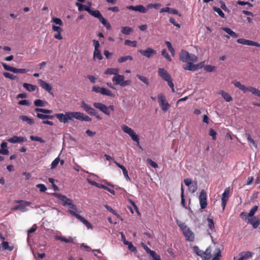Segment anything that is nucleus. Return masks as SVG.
I'll return each instance as SVG.
<instances>
[{
    "label": "nucleus",
    "instance_id": "473e14b6",
    "mask_svg": "<svg viewBox=\"0 0 260 260\" xmlns=\"http://www.w3.org/2000/svg\"><path fill=\"white\" fill-rule=\"evenodd\" d=\"M102 94L105 95H108L111 97H114V94L111 90L104 87H102L101 93Z\"/></svg>",
    "mask_w": 260,
    "mask_h": 260
},
{
    "label": "nucleus",
    "instance_id": "a18cd8bd",
    "mask_svg": "<svg viewBox=\"0 0 260 260\" xmlns=\"http://www.w3.org/2000/svg\"><path fill=\"white\" fill-rule=\"evenodd\" d=\"M35 111L37 112H41L45 114H50L52 113V111L50 110H47L45 109H42V108H37L35 109Z\"/></svg>",
    "mask_w": 260,
    "mask_h": 260
},
{
    "label": "nucleus",
    "instance_id": "f8f14e48",
    "mask_svg": "<svg viewBox=\"0 0 260 260\" xmlns=\"http://www.w3.org/2000/svg\"><path fill=\"white\" fill-rule=\"evenodd\" d=\"M200 205L202 209H205L207 206V193L204 190H202L199 197Z\"/></svg>",
    "mask_w": 260,
    "mask_h": 260
},
{
    "label": "nucleus",
    "instance_id": "20e7f679",
    "mask_svg": "<svg viewBox=\"0 0 260 260\" xmlns=\"http://www.w3.org/2000/svg\"><path fill=\"white\" fill-rule=\"evenodd\" d=\"M178 226L180 228L186 240L192 242L194 239V233L189 229L185 223L177 222Z\"/></svg>",
    "mask_w": 260,
    "mask_h": 260
},
{
    "label": "nucleus",
    "instance_id": "f257e3e1",
    "mask_svg": "<svg viewBox=\"0 0 260 260\" xmlns=\"http://www.w3.org/2000/svg\"><path fill=\"white\" fill-rule=\"evenodd\" d=\"M55 116L60 122L66 123L70 120L76 119L80 121L90 122L91 118L88 116L80 112H67L64 114L58 113L55 115H47V118L52 119Z\"/></svg>",
    "mask_w": 260,
    "mask_h": 260
},
{
    "label": "nucleus",
    "instance_id": "393cba45",
    "mask_svg": "<svg viewBox=\"0 0 260 260\" xmlns=\"http://www.w3.org/2000/svg\"><path fill=\"white\" fill-rule=\"evenodd\" d=\"M233 84L235 85V87L239 88L244 93H246L248 92V87L242 84L240 82L235 81L233 82Z\"/></svg>",
    "mask_w": 260,
    "mask_h": 260
},
{
    "label": "nucleus",
    "instance_id": "9d476101",
    "mask_svg": "<svg viewBox=\"0 0 260 260\" xmlns=\"http://www.w3.org/2000/svg\"><path fill=\"white\" fill-rule=\"evenodd\" d=\"M93 106L96 109L100 110L105 114L110 116L111 114L110 111L109 110V108L106 105L100 103L95 102L93 104Z\"/></svg>",
    "mask_w": 260,
    "mask_h": 260
},
{
    "label": "nucleus",
    "instance_id": "69168bd1",
    "mask_svg": "<svg viewBox=\"0 0 260 260\" xmlns=\"http://www.w3.org/2000/svg\"><path fill=\"white\" fill-rule=\"evenodd\" d=\"M147 161L149 163V164L153 168H157L158 167V165L157 164L154 162V161H153L150 158H147Z\"/></svg>",
    "mask_w": 260,
    "mask_h": 260
},
{
    "label": "nucleus",
    "instance_id": "c9c22d12",
    "mask_svg": "<svg viewBox=\"0 0 260 260\" xmlns=\"http://www.w3.org/2000/svg\"><path fill=\"white\" fill-rule=\"evenodd\" d=\"M100 22L105 26L107 29H109L111 27V25L107 21V20L104 18L103 16L99 18Z\"/></svg>",
    "mask_w": 260,
    "mask_h": 260
},
{
    "label": "nucleus",
    "instance_id": "ddd939ff",
    "mask_svg": "<svg viewBox=\"0 0 260 260\" xmlns=\"http://www.w3.org/2000/svg\"><path fill=\"white\" fill-rule=\"evenodd\" d=\"M93 45L94 46V51L93 53V57L94 58H97L99 60H101L103 58L102 55L101 54V51L99 49L100 47V43L97 40H93Z\"/></svg>",
    "mask_w": 260,
    "mask_h": 260
},
{
    "label": "nucleus",
    "instance_id": "c85d7f7f",
    "mask_svg": "<svg viewBox=\"0 0 260 260\" xmlns=\"http://www.w3.org/2000/svg\"><path fill=\"white\" fill-rule=\"evenodd\" d=\"M119 72V69L117 68H108L105 72V74L107 75H114L116 76Z\"/></svg>",
    "mask_w": 260,
    "mask_h": 260
},
{
    "label": "nucleus",
    "instance_id": "a211bd4d",
    "mask_svg": "<svg viewBox=\"0 0 260 260\" xmlns=\"http://www.w3.org/2000/svg\"><path fill=\"white\" fill-rule=\"evenodd\" d=\"M38 82L40 84V86L43 89L48 92L50 94H53V93L52 92V88L49 83H47L46 82L44 81L42 79H39Z\"/></svg>",
    "mask_w": 260,
    "mask_h": 260
},
{
    "label": "nucleus",
    "instance_id": "2eb2a0df",
    "mask_svg": "<svg viewBox=\"0 0 260 260\" xmlns=\"http://www.w3.org/2000/svg\"><path fill=\"white\" fill-rule=\"evenodd\" d=\"M139 52L141 55L150 58L156 54V51L151 48H147L146 50H140Z\"/></svg>",
    "mask_w": 260,
    "mask_h": 260
},
{
    "label": "nucleus",
    "instance_id": "aec40b11",
    "mask_svg": "<svg viewBox=\"0 0 260 260\" xmlns=\"http://www.w3.org/2000/svg\"><path fill=\"white\" fill-rule=\"evenodd\" d=\"M126 9L129 10L138 11L142 13H146L147 9L143 5H137L136 6H128L126 7Z\"/></svg>",
    "mask_w": 260,
    "mask_h": 260
},
{
    "label": "nucleus",
    "instance_id": "c03bdc74",
    "mask_svg": "<svg viewBox=\"0 0 260 260\" xmlns=\"http://www.w3.org/2000/svg\"><path fill=\"white\" fill-rule=\"evenodd\" d=\"M137 77L146 85H149V80L145 76H141L140 75H137Z\"/></svg>",
    "mask_w": 260,
    "mask_h": 260
},
{
    "label": "nucleus",
    "instance_id": "3c124183",
    "mask_svg": "<svg viewBox=\"0 0 260 260\" xmlns=\"http://www.w3.org/2000/svg\"><path fill=\"white\" fill-rule=\"evenodd\" d=\"M245 259L251 257L252 253L250 251H243L240 253Z\"/></svg>",
    "mask_w": 260,
    "mask_h": 260
},
{
    "label": "nucleus",
    "instance_id": "6e6d98bb",
    "mask_svg": "<svg viewBox=\"0 0 260 260\" xmlns=\"http://www.w3.org/2000/svg\"><path fill=\"white\" fill-rule=\"evenodd\" d=\"M30 139L32 141H37L41 143H44V141L39 137L31 136H30Z\"/></svg>",
    "mask_w": 260,
    "mask_h": 260
},
{
    "label": "nucleus",
    "instance_id": "9b49d317",
    "mask_svg": "<svg viewBox=\"0 0 260 260\" xmlns=\"http://www.w3.org/2000/svg\"><path fill=\"white\" fill-rule=\"evenodd\" d=\"M68 212L71 214L72 215H74L75 217H76L78 219H79L81 222H82L83 224H84L87 229H92V226L91 225V224L84 217H82L80 215L77 213L75 211L69 209L68 210Z\"/></svg>",
    "mask_w": 260,
    "mask_h": 260
},
{
    "label": "nucleus",
    "instance_id": "774afa93",
    "mask_svg": "<svg viewBox=\"0 0 260 260\" xmlns=\"http://www.w3.org/2000/svg\"><path fill=\"white\" fill-rule=\"evenodd\" d=\"M37 225L36 224H34L32 225V226L30 229H28L27 231L28 235L29 236V234L34 233V232H35L36 231V230H37Z\"/></svg>",
    "mask_w": 260,
    "mask_h": 260
},
{
    "label": "nucleus",
    "instance_id": "09e8293b",
    "mask_svg": "<svg viewBox=\"0 0 260 260\" xmlns=\"http://www.w3.org/2000/svg\"><path fill=\"white\" fill-rule=\"evenodd\" d=\"M3 75L5 78L10 79L11 80H15L16 79V76L8 72H5Z\"/></svg>",
    "mask_w": 260,
    "mask_h": 260
},
{
    "label": "nucleus",
    "instance_id": "a878e982",
    "mask_svg": "<svg viewBox=\"0 0 260 260\" xmlns=\"http://www.w3.org/2000/svg\"><path fill=\"white\" fill-rule=\"evenodd\" d=\"M162 12H168L170 14L178 15L179 14L178 11L175 9L170 8L169 7L163 8L160 9V13Z\"/></svg>",
    "mask_w": 260,
    "mask_h": 260
},
{
    "label": "nucleus",
    "instance_id": "0e129e2a",
    "mask_svg": "<svg viewBox=\"0 0 260 260\" xmlns=\"http://www.w3.org/2000/svg\"><path fill=\"white\" fill-rule=\"evenodd\" d=\"M59 157L56 158L51 163V167L52 169L55 168L57 165L58 164L59 162Z\"/></svg>",
    "mask_w": 260,
    "mask_h": 260
},
{
    "label": "nucleus",
    "instance_id": "412c9836",
    "mask_svg": "<svg viewBox=\"0 0 260 260\" xmlns=\"http://www.w3.org/2000/svg\"><path fill=\"white\" fill-rule=\"evenodd\" d=\"M26 141V139L25 138L23 137H18L16 136H14L12 138L8 139V141L12 143H20L22 142H24Z\"/></svg>",
    "mask_w": 260,
    "mask_h": 260
},
{
    "label": "nucleus",
    "instance_id": "2f4dec72",
    "mask_svg": "<svg viewBox=\"0 0 260 260\" xmlns=\"http://www.w3.org/2000/svg\"><path fill=\"white\" fill-rule=\"evenodd\" d=\"M246 136L247 138V140L249 143L250 146H251L252 145L255 148H257V144L255 143V142L254 141V140L251 138V136L250 134H246Z\"/></svg>",
    "mask_w": 260,
    "mask_h": 260
},
{
    "label": "nucleus",
    "instance_id": "e433bc0d",
    "mask_svg": "<svg viewBox=\"0 0 260 260\" xmlns=\"http://www.w3.org/2000/svg\"><path fill=\"white\" fill-rule=\"evenodd\" d=\"M221 256V251L219 248H217L215 250L212 260H219V257Z\"/></svg>",
    "mask_w": 260,
    "mask_h": 260
},
{
    "label": "nucleus",
    "instance_id": "58836bf2",
    "mask_svg": "<svg viewBox=\"0 0 260 260\" xmlns=\"http://www.w3.org/2000/svg\"><path fill=\"white\" fill-rule=\"evenodd\" d=\"M2 248L4 250H9L12 251L13 249V247L9 246V243L7 241H3L2 243Z\"/></svg>",
    "mask_w": 260,
    "mask_h": 260
},
{
    "label": "nucleus",
    "instance_id": "ea45409f",
    "mask_svg": "<svg viewBox=\"0 0 260 260\" xmlns=\"http://www.w3.org/2000/svg\"><path fill=\"white\" fill-rule=\"evenodd\" d=\"M221 95L226 102H229L232 100L231 96L227 92L222 91Z\"/></svg>",
    "mask_w": 260,
    "mask_h": 260
},
{
    "label": "nucleus",
    "instance_id": "052dcab7",
    "mask_svg": "<svg viewBox=\"0 0 260 260\" xmlns=\"http://www.w3.org/2000/svg\"><path fill=\"white\" fill-rule=\"evenodd\" d=\"M125 245L128 246V248L130 251L132 252L136 251V248L133 245L131 242H128Z\"/></svg>",
    "mask_w": 260,
    "mask_h": 260
},
{
    "label": "nucleus",
    "instance_id": "de8ad7c7",
    "mask_svg": "<svg viewBox=\"0 0 260 260\" xmlns=\"http://www.w3.org/2000/svg\"><path fill=\"white\" fill-rule=\"evenodd\" d=\"M29 71L28 70L25 69H14V71H13L14 73H21V74H24L26 73Z\"/></svg>",
    "mask_w": 260,
    "mask_h": 260
},
{
    "label": "nucleus",
    "instance_id": "dca6fc26",
    "mask_svg": "<svg viewBox=\"0 0 260 260\" xmlns=\"http://www.w3.org/2000/svg\"><path fill=\"white\" fill-rule=\"evenodd\" d=\"M52 195L56 197L62 202V205L63 206H67L69 204L71 199L68 198L66 196L61 194L59 193H53Z\"/></svg>",
    "mask_w": 260,
    "mask_h": 260
},
{
    "label": "nucleus",
    "instance_id": "7c9ffc66",
    "mask_svg": "<svg viewBox=\"0 0 260 260\" xmlns=\"http://www.w3.org/2000/svg\"><path fill=\"white\" fill-rule=\"evenodd\" d=\"M133 59V58L131 55L124 56H121V57H119L118 59V62L119 63H121L126 62L128 60L131 61Z\"/></svg>",
    "mask_w": 260,
    "mask_h": 260
},
{
    "label": "nucleus",
    "instance_id": "5701e85b",
    "mask_svg": "<svg viewBox=\"0 0 260 260\" xmlns=\"http://www.w3.org/2000/svg\"><path fill=\"white\" fill-rule=\"evenodd\" d=\"M85 11L88 12L92 16L99 19L102 16L99 10H91L90 8H86Z\"/></svg>",
    "mask_w": 260,
    "mask_h": 260
},
{
    "label": "nucleus",
    "instance_id": "bf43d9fd",
    "mask_svg": "<svg viewBox=\"0 0 260 260\" xmlns=\"http://www.w3.org/2000/svg\"><path fill=\"white\" fill-rule=\"evenodd\" d=\"M143 248L145 250L147 253H149L150 256L152 255H154V253L155 252L154 251L151 250L148 247H147L146 245H143Z\"/></svg>",
    "mask_w": 260,
    "mask_h": 260
},
{
    "label": "nucleus",
    "instance_id": "6e6552de",
    "mask_svg": "<svg viewBox=\"0 0 260 260\" xmlns=\"http://www.w3.org/2000/svg\"><path fill=\"white\" fill-rule=\"evenodd\" d=\"M158 103L161 110L166 112L170 107V105L167 101L166 96L162 93L158 94L157 96Z\"/></svg>",
    "mask_w": 260,
    "mask_h": 260
},
{
    "label": "nucleus",
    "instance_id": "680f3d73",
    "mask_svg": "<svg viewBox=\"0 0 260 260\" xmlns=\"http://www.w3.org/2000/svg\"><path fill=\"white\" fill-rule=\"evenodd\" d=\"M193 249L196 254L202 257L203 251L201 250L197 246H194Z\"/></svg>",
    "mask_w": 260,
    "mask_h": 260
},
{
    "label": "nucleus",
    "instance_id": "13d9d810",
    "mask_svg": "<svg viewBox=\"0 0 260 260\" xmlns=\"http://www.w3.org/2000/svg\"><path fill=\"white\" fill-rule=\"evenodd\" d=\"M208 224L209 228L211 230H213L214 229V224L212 219L207 218Z\"/></svg>",
    "mask_w": 260,
    "mask_h": 260
},
{
    "label": "nucleus",
    "instance_id": "c756f323",
    "mask_svg": "<svg viewBox=\"0 0 260 260\" xmlns=\"http://www.w3.org/2000/svg\"><path fill=\"white\" fill-rule=\"evenodd\" d=\"M20 118L23 121L26 122L29 125H32L34 123V120L32 118H29L25 115H21L20 116Z\"/></svg>",
    "mask_w": 260,
    "mask_h": 260
},
{
    "label": "nucleus",
    "instance_id": "5fc2aeb1",
    "mask_svg": "<svg viewBox=\"0 0 260 260\" xmlns=\"http://www.w3.org/2000/svg\"><path fill=\"white\" fill-rule=\"evenodd\" d=\"M121 169L122 170V172L125 178L126 179V180L129 181L130 178L128 176V171H127L126 168L123 166V167H121Z\"/></svg>",
    "mask_w": 260,
    "mask_h": 260
},
{
    "label": "nucleus",
    "instance_id": "1a4fd4ad",
    "mask_svg": "<svg viewBox=\"0 0 260 260\" xmlns=\"http://www.w3.org/2000/svg\"><path fill=\"white\" fill-rule=\"evenodd\" d=\"M184 182L188 186L190 192L194 193L197 190L198 185L196 181L192 182L191 179L188 178L184 180Z\"/></svg>",
    "mask_w": 260,
    "mask_h": 260
},
{
    "label": "nucleus",
    "instance_id": "e2e57ef3",
    "mask_svg": "<svg viewBox=\"0 0 260 260\" xmlns=\"http://www.w3.org/2000/svg\"><path fill=\"white\" fill-rule=\"evenodd\" d=\"M133 31V29L132 27L125 26L122 27L121 32H131Z\"/></svg>",
    "mask_w": 260,
    "mask_h": 260
},
{
    "label": "nucleus",
    "instance_id": "4be33fe9",
    "mask_svg": "<svg viewBox=\"0 0 260 260\" xmlns=\"http://www.w3.org/2000/svg\"><path fill=\"white\" fill-rule=\"evenodd\" d=\"M248 222L252 225L254 229H256L260 224V219L258 217L254 216L249 219Z\"/></svg>",
    "mask_w": 260,
    "mask_h": 260
},
{
    "label": "nucleus",
    "instance_id": "b1692460",
    "mask_svg": "<svg viewBox=\"0 0 260 260\" xmlns=\"http://www.w3.org/2000/svg\"><path fill=\"white\" fill-rule=\"evenodd\" d=\"M194 62L193 61H189L188 62H186V64L184 65L183 68L184 70L190 71H197V68H195V66L193 64Z\"/></svg>",
    "mask_w": 260,
    "mask_h": 260
},
{
    "label": "nucleus",
    "instance_id": "37998d69",
    "mask_svg": "<svg viewBox=\"0 0 260 260\" xmlns=\"http://www.w3.org/2000/svg\"><path fill=\"white\" fill-rule=\"evenodd\" d=\"M124 44L125 45L135 47L137 46V42L135 41H132L128 40H126L125 41Z\"/></svg>",
    "mask_w": 260,
    "mask_h": 260
},
{
    "label": "nucleus",
    "instance_id": "79ce46f5",
    "mask_svg": "<svg viewBox=\"0 0 260 260\" xmlns=\"http://www.w3.org/2000/svg\"><path fill=\"white\" fill-rule=\"evenodd\" d=\"M258 206L255 205L250 210L248 214V216L250 217H253V216L255 213L256 211L257 210Z\"/></svg>",
    "mask_w": 260,
    "mask_h": 260
},
{
    "label": "nucleus",
    "instance_id": "cd10ccee",
    "mask_svg": "<svg viewBox=\"0 0 260 260\" xmlns=\"http://www.w3.org/2000/svg\"><path fill=\"white\" fill-rule=\"evenodd\" d=\"M23 86L29 92H32L35 91L37 88V86L36 85H34L31 84L24 83L23 84Z\"/></svg>",
    "mask_w": 260,
    "mask_h": 260
},
{
    "label": "nucleus",
    "instance_id": "f03ea898",
    "mask_svg": "<svg viewBox=\"0 0 260 260\" xmlns=\"http://www.w3.org/2000/svg\"><path fill=\"white\" fill-rule=\"evenodd\" d=\"M158 75L165 81H167L168 86L171 88L172 91L175 92L173 80L168 71L164 69L159 68L158 70Z\"/></svg>",
    "mask_w": 260,
    "mask_h": 260
},
{
    "label": "nucleus",
    "instance_id": "72a5a7b5",
    "mask_svg": "<svg viewBox=\"0 0 260 260\" xmlns=\"http://www.w3.org/2000/svg\"><path fill=\"white\" fill-rule=\"evenodd\" d=\"M55 239L60 240L61 241H63L65 243H68L70 242H73V239L71 238H67L62 236H55Z\"/></svg>",
    "mask_w": 260,
    "mask_h": 260
},
{
    "label": "nucleus",
    "instance_id": "f3484780",
    "mask_svg": "<svg viewBox=\"0 0 260 260\" xmlns=\"http://www.w3.org/2000/svg\"><path fill=\"white\" fill-rule=\"evenodd\" d=\"M237 42L239 44H241L245 45H248V46H254L256 47H260V44L251 41L249 40H246L244 39L240 38L237 40Z\"/></svg>",
    "mask_w": 260,
    "mask_h": 260
},
{
    "label": "nucleus",
    "instance_id": "4d7b16f0",
    "mask_svg": "<svg viewBox=\"0 0 260 260\" xmlns=\"http://www.w3.org/2000/svg\"><path fill=\"white\" fill-rule=\"evenodd\" d=\"M161 55L165 57L168 60L171 61V58L170 57L169 55L167 53L166 50L164 49L161 51Z\"/></svg>",
    "mask_w": 260,
    "mask_h": 260
},
{
    "label": "nucleus",
    "instance_id": "4468645a",
    "mask_svg": "<svg viewBox=\"0 0 260 260\" xmlns=\"http://www.w3.org/2000/svg\"><path fill=\"white\" fill-rule=\"evenodd\" d=\"M229 194H230V188H226L225 189L224 192L222 194L221 206L222 207L223 210H224L226 203L229 200Z\"/></svg>",
    "mask_w": 260,
    "mask_h": 260
},
{
    "label": "nucleus",
    "instance_id": "864d4df0",
    "mask_svg": "<svg viewBox=\"0 0 260 260\" xmlns=\"http://www.w3.org/2000/svg\"><path fill=\"white\" fill-rule=\"evenodd\" d=\"M36 187L40 189V191L42 192H45L47 190V188L45 185L43 184H38L36 185Z\"/></svg>",
    "mask_w": 260,
    "mask_h": 260
},
{
    "label": "nucleus",
    "instance_id": "bb28decb",
    "mask_svg": "<svg viewBox=\"0 0 260 260\" xmlns=\"http://www.w3.org/2000/svg\"><path fill=\"white\" fill-rule=\"evenodd\" d=\"M211 249L210 247H208L205 250V251L203 252V255L202 256V258L204 259H209L211 257Z\"/></svg>",
    "mask_w": 260,
    "mask_h": 260
},
{
    "label": "nucleus",
    "instance_id": "49530a36",
    "mask_svg": "<svg viewBox=\"0 0 260 260\" xmlns=\"http://www.w3.org/2000/svg\"><path fill=\"white\" fill-rule=\"evenodd\" d=\"M213 9L214 11H215L216 13H217L218 14L220 17H221L222 18L225 17L224 14L223 13V12L222 11V10L220 8H217L216 7H213Z\"/></svg>",
    "mask_w": 260,
    "mask_h": 260
},
{
    "label": "nucleus",
    "instance_id": "603ef678",
    "mask_svg": "<svg viewBox=\"0 0 260 260\" xmlns=\"http://www.w3.org/2000/svg\"><path fill=\"white\" fill-rule=\"evenodd\" d=\"M204 69L209 72H212L215 70L216 67L211 65H206L204 67Z\"/></svg>",
    "mask_w": 260,
    "mask_h": 260
},
{
    "label": "nucleus",
    "instance_id": "4c0bfd02",
    "mask_svg": "<svg viewBox=\"0 0 260 260\" xmlns=\"http://www.w3.org/2000/svg\"><path fill=\"white\" fill-rule=\"evenodd\" d=\"M46 104V102L41 100H36L34 102V105L37 107H44Z\"/></svg>",
    "mask_w": 260,
    "mask_h": 260
},
{
    "label": "nucleus",
    "instance_id": "7ed1b4c3",
    "mask_svg": "<svg viewBox=\"0 0 260 260\" xmlns=\"http://www.w3.org/2000/svg\"><path fill=\"white\" fill-rule=\"evenodd\" d=\"M80 107L85 112L90 116H94L95 118L98 120H101L102 119V117L100 116L98 112L91 106L86 104L84 101H81Z\"/></svg>",
    "mask_w": 260,
    "mask_h": 260
},
{
    "label": "nucleus",
    "instance_id": "6ab92c4d",
    "mask_svg": "<svg viewBox=\"0 0 260 260\" xmlns=\"http://www.w3.org/2000/svg\"><path fill=\"white\" fill-rule=\"evenodd\" d=\"M31 204L29 202H24L23 204L16 205L13 208V210H20L21 212H25L28 210L27 207Z\"/></svg>",
    "mask_w": 260,
    "mask_h": 260
},
{
    "label": "nucleus",
    "instance_id": "0eeeda50",
    "mask_svg": "<svg viewBox=\"0 0 260 260\" xmlns=\"http://www.w3.org/2000/svg\"><path fill=\"white\" fill-rule=\"evenodd\" d=\"M125 77L123 75L117 74L116 76H114L112 78L113 82L115 85H120L122 87L129 85L131 84V80H125Z\"/></svg>",
    "mask_w": 260,
    "mask_h": 260
},
{
    "label": "nucleus",
    "instance_id": "8fccbe9b",
    "mask_svg": "<svg viewBox=\"0 0 260 260\" xmlns=\"http://www.w3.org/2000/svg\"><path fill=\"white\" fill-rule=\"evenodd\" d=\"M2 64L5 70L13 73L15 68L9 66L6 63H2Z\"/></svg>",
    "mask_w": 260,
    "mask_h": 260
},
{
    "label": "nucleus",
    "instance_id": "423d86ee",
    "mask_svg": "<svg viewBox=\"0 0 260 260\" xmlns=\"http://www.w3.org/2000/svg\"><path fill=\"white\" fill-rule=\"evenodd\" d=\"M121 128L123 132L128 134L134 141L138 143V145H139L140 148H142L139 144V136L136 134L132 128L125 124L122 125Z\"/></svg>",
    "mask_w": 260,
    "mask_h": 260
},
{
    "label": "nucleus",
    "instance_id": "f704fd0d",
    "mask_svg": "<svg viewBox=\"0 0 260 260\" xmlns=\"http://www.w3.org/2000/svg\"><path fill=\"white\" fill-rule=\"evenodd\" d=\"M248 91H250L253 94L260 97V90L253 87H248Z\"/></svg>",
    "mask_w": 260,
    "mask_h": 260
},
{
    "label": "nucleus",
    "instance_id": "a19ab883",
    "mask_svg": "<svg viewBox=\"0 0 260 260\" xmlns=\"http://www.w3.org/2000/svg\"><path fill=\"white\" fill-rule=\"evenodd\" d=\"M166 44L167 45L169 51L171 52L172 56H174L175 55V51L174 49L172 47L171 43L169 41H166Z\"/></svg>",
    "mask_w": 260,
    "mask_h": 260
},
{
    "label": "nucleus",
    "instance_id": "39448f33",
    "mask_svg": "<svg viewBox=\"0 0 260 260\" xmlns=\"http://www.w3.org/2000/svg\"><path fill=\"white\" fill-rule=\"evenodd\" d=\"M180 60L183 62H197L198 57L194 54H190L188 51L182 50L180 54Z\"/></svg>",
    "mask_w": 260,
    "mask_h": 260
},
{
    "label": "nucleus",
    "instance_id": "338daca9",
    "mask_svg": "<svg viewBox=\"0 0 260 260\" xmlns=\"http://www.w3.org/2000/svg\"><path fill=\"white\" fill-rule=\"evenodd\" d=\"M76 5L78 7V10L79 11H81L83 10L85 11L86 8H89L88 7H87L86 5H82L80 3H76Z\"/></svg>",
    "mask_w": 260,
    "mask_h": 260
}]
</instances>
